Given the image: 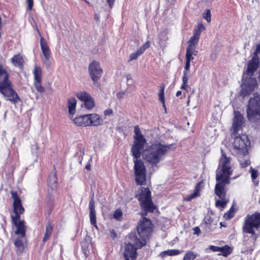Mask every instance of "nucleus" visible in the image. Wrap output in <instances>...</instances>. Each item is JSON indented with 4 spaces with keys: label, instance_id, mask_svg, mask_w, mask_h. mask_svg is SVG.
Returning a JSON list of instances; mask_svg holds the SVG:
<instances>
[{
    "label": "nucleus",
    "instance_id": "052dcab7",
    "mask_svg": "<svg viewBox=\"0 0 260 260\" xmlns=\"http://www.w3.org/2000/svg\"><path fill=\"white\" fill-rule=\"evenodd\" d=\"M94 18H95L96 20H99L98 16L97 15H94Z\"/></svg>",
    "mask_w": 260,
    "mask_h": 260
},
{
    "label": "nucleus",
    "instance_id": "f704fd0d",
    "mask_svg": "<svg viewBox=\"0 0 260 260\" xmlns=\"http://www.w3.org/2000/svg\"><path fill=\"white\" fill-rule=\"evenodd\" d=\"M122 211L120 209H116L113 213V218L117 220L120 221L122 219Z\"/></svg>",
    "mask_w": 260,
    "mask_h": 260
},
{
    "label": "nucleus",
    "instance_id": "2eb2a0df",
    "mask_svg": "<svg viewBox=\"0 0 260 260\" xmlns=\"http://www.w3.org/2000/svg\"><path fill=\"white\" fill-rule=\"evenodd\" d=\"M32 74L34 78V86L38 92H43L44 91V88L41 84L42 77V70L41 68L36 64L34 66Z\"/></svg>",
    "mask_w": 260,
    "mask_h": 260
},
{
    "label": "nucleus",
    "instance_id": "39448f33",
    "mask_svg": "<svg viewBox=\"0 0 260 260\" xmlns=\"http://www.w3.org/2000/svg\"><path fill=\"white\" fill-rule=\"evenodd\" d=\"M11 194L13 199V212L15 214V215L11 216V219L12 223L16 228L15 233L16 235H20L21 237H24L25 235L26 227L24 221L20 220V215L23 213L24 209L22 205L21 201L17 193L12 192Z\"/></svg>",
    "mask_w": 260,
    "mask_h": 260
},
{
    "label": "nucleus",
    "instance_id": "2f4dec72",
    "mask_svg": "<svg viewBox=\"0 0 260 260\" xmlns=\"http://www.w3.org/2000/svg\"><path fill=\"white\" fill-rule=\"evenodd\" d=\"M15 246L18 248L17 252L19 253L22 252L23 250L24 246L23 242L19 239H17L14 242Z\"/></svg>",
    "mask_w": 260,
    "mask_h": 260
},
{
    "label": "nucleus",
    "instance_id": "473e14b6",
    "mask_svg": "<svg viewBox=\"0 0 260 260\" xmlns=\"http://www.w3.org/2000/svg\"><path fill=\"white\" fill-rule=\"evenodd\" d=\"M81 244L83 251H84L85 254H87V252H88V249L89 246L90 245V240L85 239V240L82 241Z\"/></svg>",
    "mask_w": 260,
    "mask_h": 260
},
{
    "label": "nucleus",
    "instance_id": "1a4fd4ad",
    "mask_svg": "<svg viewBox=\"0 0 260 260\" xmlns=\"http://www.w3.org/2000/svg\"><path fill=\"white\" fill-rule=\"evenodd\" d=\"M238 133L232 136L234 138L233 146L235 152L238 155L245 156L248 154L247 147L250 144V142L246 135L242 134L237 136Z\"/></svg>",
    "mask_w": 260,
    "mask_h": 260
},
{
    "label": "nucleus",
    "instance_id": "c756f323",
    "mask_svg": "<svg viewBox=\"0 0 260 260\" xmlns=\"http://www.w3.org/2000/svg\"><path fill=\"white\" fill-rule=\"evenodd\" d=\"M193 54H189L186 53L185 54V59H186V63L184 67L185 71L184 72H187V73H189V69H190V63L191 60L193 59Z\"/></svg>",
    "mask_w": 260,
    "mask_h": 260
},
{
    "label": "nucleus",
    "instance_id": "0eeeda50",
    "mask_svg": "<svg viewBox=\"0 0 260 260\" xmlns=\"http://www.w3.org/2000/svg\"><path fill=\"white\" fill-rule=\"evenodd\" d=\"M134 156V173L135 177V181L138 185H142L145 184L146 179V169L143 161L139 159L141 156V151L140 155L138 157Z\"/></svg>",
    "mask_w": 260,
    "mask_h": 260
},
{
    "label": "nucleus",
    "instance_id": "5701e85b",
    "mask_svg": "<svg viewBox=\"0 0 260 260\" xmlns=\"http://www.w3.org/2000/svg\"><path fill=\"white\" fill-rule=\"evenodd\" d=\"M11 62L14 66L21 68L23 67L24 60L21 55L17 54L11 58Z\"/></svg>",
    "mask_w": 260,
    "mask_h": 260
},
{
    "label": "nucleus",
    "instance_id": "a878e982",
    "mask_svg": "<svg viewBox=\"0 0 260 260\" xmlns=\"http://www.w3.org/2000/svg\"><path fill=\"white\" fill-rule=\"evenodd\" d=\"M183 252L182 250H179L177 249H170L166 251H164L161 252L160 253V256L161 257H164L166 255H169V256H174V255H177L179 254L180 253H181Z\"/></svg>",
    "mask_w": 260,
    "mask_h": 260
},
{
    "label": "nucleus",
    "instance_id": "e433bc0d",
    "mask_svg": "<svg viewBox=\"0 0 260 260\" xmlns=\"http://www.w3.org/2000/svg\"><path fill=\"white\" fill-rule=\"evenodd\" d=\"M196 257V255L192 251H188L185 254L183 260H193Z\"/></svg>",
    "mask_w": 260,
    "mask_h": 260
},
{
    "label": "nucleus",
    "instance_id": "5fc2aeb1",
    "mask_svg": "<svg viewBox=\"0 0 260 260\" xmlns=\"http://www.w3.org/2000/svg\"><path fill=\"white\" fill-rule=\"evenodd\" d=\"M109 6L111 8L115 0H106Z\"/></svg>",
    "mask_w": 260,
    "mask_h": 260
},
{
    "label": "nucleus",
    "instance_id": "423d86ee",
    "mask_svg": "<svg viewBox=\"0 0 260 260\" xmlns=\"http://www.w3.org/2000/svg\"><path fill=\"white\" fill-rule=\"evenodd\" d=\"M247 117L249 120L256 122L260 119V96L254 94L249 100L247 108Z\"/></svg>",
    "mask_w": 260,
    "mask_h": 260
},
{
    "label": "nucleus",
    "instance_id": "7ed1b4c3",
    "mask_svg": "<svg viewBox=\"0 0 260 260\" xmlns=\"http://www.w3.org/2000/svg\"><path fill=\"white\" fill-rule=\"evenodd\" d=\"M175 149L174 144H166L162 141L155 140L142 150L144 160L152 167H157L166 158L168 153Z\"/></svg>",
    "mask_w": 260,
    "mask_h": 260
},
{
    "label": "nucleus",
    "instance_id": "6e6552de",
    "mask_svg": "<svg viewBox=\"0 0 260 260\" xmlns=\"http://www.w3.org/2000/svg\"><path fill=\"white\" fill-rule=\"evenodd\" d=\"M260 226V213H255L251 215H247L243 228L244 233L252 234V238L255 241L257 236L254 234V230Z\"/></svg>",
    "mask_w": 260,
    "mask_h": 260
},
{
    "label": "nucleus",
    "instance_id": "49530a36",
    "mask_svg": "<svg viewBox=\"0 0 260 260\" xmlns=\"http://www.w3.org/2000/svg\"><path fill=\"white\" fill-rule=\"evenodd\" d=\"M221 247H218V246H213V245H210L209 246V249L213 251H215V252H220V250H221Z\"/></svg>",
    "mask_w": 260,
    "mask_h": 260
},
{
    "label": "nucleus",
    "instance_id": "6ab92c4d",
    "mask_svg": "<svg viewBox=\"0 0 260 260\" xmlns=\"http://www.w3.org/2000/svg\"><path fill=\"white\" fill-rule=\"evenodd\" d=\"M74 123L79 126H89L88 114L76 117L73 119Z\"/></svg>",
    "mask_w": 260,
    "mask_h": 260
},
{
    "label": "nucleus",
    "instance_id": "79ce46f5",
    "mask_svg": "<svg viewBox=\"0 0 260 260\" xmlns=\"http://www.w3.org/2000/svg\"><path fill=\"white\" fill-rule=\"evenodd\" d=\"M234 216V212L233 210V208H231V209L226 213H225L223 216L225 219H229L231 218Z\"/></svg>",
    "mask_w": 260,
    "mask_h": 260
},
{
    "label": "nucleus",
    "instance_id": "f03ea898",
    "mask_svg": "<svg viewBox=\"0 0 260 260\" xmlns=\"http://www.w3.org/2000/svg\"><path fill=\"white\" fill-rule=\"evenodd\" d=\"M232 172L230 158L222 154L216 174L217 183L215 187V193L220 199L216 201L215 205L217 207L224 208L229 202L226 198L225 186L230 184V176Z\"/></svg>",
    "mask_w": 260,
    "mask_h": 260
},
{
    "label": "nucleus",
    "instance_id": "f8f14e48",
    "mask_svg": "<svg viewBox=\"0 0 260 260\" xmlns=\"http://www.w3.org/2000/svg\"><path fill=\"white\" fill-rule=\"evenodd\" d=\"M88 73L94 83L97 82L102 77L103 71L99 62L93 60L88 66Z\"/></svg>",
    "mask_w": 260,
    "mask_h": 260
},
{
    "label": "nucleus",
    "instance_id": "72a5a7b5",
    "mask_svg": "<svg viewBox=\"0 0 260 260\" xmlns=\"http://www.w3.org/2000/svg\"><path fill=\"white\" fill-rule=\"evenodd\" d=\"M241 156L242 157V156L239 155L240 164L242 167L245 168L250 164V161L247 156H244L245 158L243 159L241 158Z\"/></svg>",
    "mask_w": 260,
    "mask_h": 260
},
{
    "label": "nucleus",
    "instance_id": "37998d69",
    "mask_svg": "<svg viewBox=\"0 0 260 260\" xmlns=\"http://www.w3.org/2000/svg\"><path fill=\"white\" fill-rule=\"evenodd\" d=\"M250 172L251 173L252 179L253 180H255L258 175L257 171L253 169L252 167H251Z\"/></svg>",
    "mask_w": 260,
    "mask_h": 260
},
{
    "label": "nucleus",
    "instance_id": "bb28decb",
    "mask_svg": "<svg viewBox=\"0 0 260 260\" xmlns=\"http://www.w3.org/2000/svg\"><path fill=\"white\" fill-rule=\"evenodd\" d=\"M52 230L53 226L50 223H48L46 225L45 233L44 234V238L43 239V241L44 242H45L50 238L52 233Z\"/></svg>",
    "mask_w": 260,
    "mask_h": 260
},
{
    "label": "nucleus",
    "instance_id": "4d7b16f0",
    "mask_svg": "<svg viewBox=\"0 0 260 260\" xmlns=\"http://www.w3.org/2000/svg\"><path fill=\"white\" fill-rule=\"evenodd\" d=\"M181 94H182V91H180V90H179L176 93V96H179L180 95H181Z\"/></svg>",
    "mask_w": 260,
    "mask_h": 260
},
{
    "label": "nucleus",
    "instance_id": "20e7f679",
    "mask_svg": "<svg viewBox=\"0 0 260 260\" xmlns=\"http://www.w3.org/2000/svg\"><path fill=\"white\" fill-rule=\"evenodd\" d=\"M258 54H255V51L253 53V56L251 60L248 62L246 74L249 76L246 79L245 82L241 85L242 89L240 91V94L243 96L250 93L253 90L257 87V83L255 78L251 77L254 73L257 70L259 66Z\"/></svg>",
    "mask_w": 260,
    "mask_h": 260
},
{
    "label": "nucleus",
    "instance_id": "dca6fc26",
    "mask_svg": "<svg viewBox=\"0 0 260 260\" xmlns=\"http://www.w3.org/2000/svg\"><path fill=\"white\" fill-rule=\"evenodd\" d=\"M199 32H194L192 36L189 39L187 43L188 46L186 48V53L197 55L198 51L197 50V45L200 39Z\"/></svg>",
    "mask_w": 260,
    "mask_h": 260
},
{
    "label": "nucleus",
    "instance_id": "8fccbe9b",
    "mask_svg": "<svg viewBox=\"0 0 260 260\" xmlns=\"http://www.w3.org/2000/svg\"><path fill=\"white\" fill-rule=\"evenodd\" d=\"M126 81H127V84H133V79L131 78V75H127L126 76Z\"/></svg>",
    "mask_w": 260,
    "mask_h": 260
},
{
    "label": "nucleus",
    "instance_id": "c85d7f7f",
    "mask_svg": "<svg viewBox=\"0 0 260 260\" xmlns=\"http://www.w3.org/2000/svg\"><path fill=\"white\" fill-rule=\"evenodd\" d=\"M76 95L81 101L84 102L87 101L91 95L86 91H81L76 93Z\"/></svg>",
    "mask_w": 260,
    "mask_h": 260
},
{
    "label": "nucleus",
    "instance_id": "7c9ffc66",
    "mask_svg": "<svg viewBox=\"0 0 260 260\" xmlns=\"http://www.w3.org/2000/svg\"><path fill=\"white\" fill-rule=\"evenodd\" d=\"M84 103L85 108L88 110H91L95 106L94 100L91 96L85 101Z\"/></svg>",
    "mask_w": 260,
    "mask_h": 260
},
{
    "label": "nucleus",
    "instance_id": "4c0bfd02",
    "mask_svg": "<svg viewBox=\"0 0 260 260\" xmlns=\"http://www.w3.org/2000/svg\"><path fill=\"white\" fill-rule=\"evenodd\" d=\"M220 248V252L222 253V255L224 256H228L231 252L230 248L228 246L222 247Z\"/></svg>",
    "mask_w": 260,
    "mask_h": 260
},
{
    "label": "nucleus",
    "instance_id": "cd10ccee",
    "mask_svg": "<svg viewBox=\"0 0 260 260\" xmlns=\"http://www.w3.org/2000/svg\"><path fill=\"white\" fill-rule=\"evenodd\" d=\"M160 87V89L158 94V99L160 102L162 103V106L164 108L165 111L166 112L167 109L165 105V86L162 85Z\"/></svg>",
    "mask_w": 260,
    "mask_h": 260
},
{
    "label": "nucleus",
    "instance_id": "09e8293b",
    "mask_svg": "<svg viewBox=\"0 0 260 260\" xmlns=\"http://www.w3.org/2000/svg\"><path fill=\"white\" fill-rule=\"evenodd\" d=\"M27 4V9L28 10H32L33 5H34V1L33 0H26Z\"/></svg>",
    "mask_w": 260,
    "mask_h": 260
},
{
    "label": "nucleus",
    "instance_id": "bf43d9fd",
    "mask_svg": "<svg viewBox=\"0 0 260 260\" xmlns=\"http://www.w3.org/2000/svg\"><path fill=\"white\" fill-rule=\"evenodd\" d=\"M167 34V30H165V31H164L163 32H162L161 33V35H162L164 34L166 35Z\"/></svg>",
    "mask_w": 260,
    "mask_h": 260
},
{
    "label": "nucleus",
    "instance_id": "603ef678",
    "mask_svg": "<svg viewBox=\"0 0 260 260\" xmlns=\"http://www.w3.org/2000/svg\"><path fill=\"white\" fill-rule=\"evenodd\" d=\"M255 54H259L260 55V44H258L256 47V49L255 50ZM259 77L260 78V74Z\"/></svg>",
    "mask_w": 260,
    "mask_h": 260
},
{
    "label": "nucleus",
    "instance_id": "680f3d73",
    "mask_svg": "<svg viewBox=\"0 0 260 260\" xmlns=\"http://www.w3.org/2000/svg\"><path fill=\"white\" fill-rule=\"evenodd\" d=\"M86 169H89V168H90V165H87V166H86Z\"/></svg>",
    "mask_w": 260,
    "mask_h": 260
},
{
    "label": "nucleus",
    "instance_id": "f257e3e1",
    "mask_svg": "<svg viewBox=\"0 0 260 260\" xmlns=\"http://www.w3.org/2000/svg\"><path fill=\"white\" fill-rule=\"evenodd\" d=\"M136 197L140 202V206L143 209L141 212V215L143 218L139 222L137 226V232L140 238L142 239L139 240L136 238V246L140 248L145 245L149 235L152 230V225L150 220L146 217L147 212H152L155 209L152 200L151 192L148 188L141 187V192L137 194Z\"/></svg>",
    "mask_w": 260,
    "mask_h": 260
},
{
    "label": "nucleus",
    "instance_id": "58836bf2",
    "mask_svg": "<svg viewBox=\"0 0 260 260\" xmlns=\"http://www.w3.org/2000/svg\"><path fill=\"white\" fill-rule=\"evenodd\" d=\"M104 118L111 117L113 116V111L112 109L108 108L104 111Z\"/></svg>",
    "mask_w": 260,
    "mask_h": 260
},
{
    "label": "nucleus",
    "instance_id": "9d476101",
    "mask_svg": "<svg viewBox=\"0 0 260 260\" xmlns=\"http://www.w3.org/2000/svg\"><path fill=\"white\" fill-rule=\"evenodd\" d=\"M135 135L134 136V142L131 149L133 156L138 157L140 155V151L144 148L146 143V140L141 134L138 126L134 127Z\"/></svg>",
    "mask_w": 260,
    "mask_h": 260
},
{
    "label": "nucleus",
    "instance_id": "864d4df0",
    "mask_svg": "<svg viewBox=\"0 0 260 260\" xmlns=\"http://www.w3.org/2000/svg\"><path fill=\"white\" fill-rule=\"evenodd\" d=\"M110 237L112 239H114L116 237V234L114 232V230H110Z\"/></svg>",
    "mask_w": 260,
    "mask_h": 260
},
{
    "label": "nucleus",
    "instance_id": "ea45409f",
    "mask_svg": "<svg viewBox=\"0 0 260 260\" xmlns=\"http://www.w3.org/2000/svg\"><path fill=\"white\" fill-rule=\"evenodd\" d=\"M203 18L207 20L208 22L211 21V11L210 10H206L203 14Z\"/></svg>",
    "mask_w": 260,
    "mask_h": 260
},
{
    "label": "nucleus",
    "instance_id": "69168bd1",
    "mask_svg": "<svg viewBox=\"0 0 260 260\" xmlns=\"http://www.w3.org/2000/svg\"><path fill=\"white\" fill-rule=\"evenodd\" d=\"M125 260H129V259H125Z\"/></svg>",
    "mask_w": 260,
    "mask_h": 260
},
{
    "label": "nucleus",
    "instance_id": "f3484780",
    "mask_svg": "<svg viewBox=\"0 0 260 260\" xmlns=\"http://www.w3.org/2000/svg\"><path fill=\"white\" fill-rule=\"evenodd\" d=\"M125 250L123 253V255L125 259H129L130 258L134 260L136 258L137 251L136 248H135L133 245L131 243L125 244Z\"/></svg>",
    "mask_w": 260,
    "mask_h": 260
},
{
    "label": "nucleus",
    "instance_id": "6e6d98bb",
    "mask_svg": "<svg viewBox=\"0 0 260 260\" xmlns=\"http://www.w3.org/2000/svg\"><path fill=\"white\" fill-rule=\"evenodd\" d=\"M187 87H188L187 84L182 83V84L181 86V89L186 90V88H187Z\"/></svg>",
    "mask_w": 260,
    "mask_h": 260
},
{
    "label": "nucleus",
    "instance_id": "c9c22d12",
    "mask_svg": "<svg viewBox=\"0 0 260 260\" xmlns=\"http://www.w3.org/2000/svg\"><path fill=\"white\" fill-rule=\"evenodd\" d=\"M142 54V53L140 51V50L138 49L136 52H133L129 55L128 61L129 62L133 60L137 59L138 56Z\"/></svg>",
    "mask_w": 260,
    "mask_h": 260
},
{
    "label": "nucleus",
    "instance_id": "0e129e2a",
    "mask_svg": "<svg viewBox=\"0 0 260 260\" xmlns=\"http://www.w3.org/2000/svg\"><path fill=\"white\" fill-rule=\"evenodd\" d=\"M183 95H184V96H185V92H183Z\"/></svg>",
    "mask_w": 260,
    "mask_h": 260
},
{
    "label": "nucleus",
    "instance_id": "3c124183",
    "mask_svg": "<svg viewBox=\"0 0 260 260\" xmlns=\"http://www.w3.org/2000/svg\"><path fill=\"white\" fill-rule=\"evenodd\" d=\"M193 234L197 235H200V234L201 233V231L199 227H198V226L195 227L193 228Z\"/></svg>",
    "mask_w": 260,
    "mask_h": 260
},
{
    "label": "nucleus",
    "instance_id": "393cba45",
    "mask_svg": "<svg viewBox=\"0 0 260 260\" xmlns=\"http://www.w3.org/2000/svg\"><path fill=\"white\" fill-rule=\"evenodd\" d=\"M201 183H199L196 186L194 192L184 199L185 201H190L192 199L200 196Z\"/></svg>",
    "mask_w": 260,
    "mask_h": 260
},
{
    "label": "nucleus",
    "instance_id": "13d9d810",
    "mask_svg": "<svg viewBox=\"0 0 260 260\" xmlns=\"http://www.w3.org/2000/svg\"><path fill=\"white\" fill-rule=\"evenodd\" d=\"M205 222L207 224L210 223V219H208L207 220H206V219H205Z\"/></svg>",
    "mask_w": 260,
    "mask_h": 260
},
{
    "label": "nucleus",
    "instance_id": "9b49d317",
    "mask_svg": "<svg viewBox=\"0 0 260 260\" xmlns=\"http://www.w3.org/2000/svg\"><path fill=\"white\" fill-rule=\"evenodd\" d=\"M0 92L7 98V100L14 104L20 101L17 93L12 88V84L10 81L0 84Z\"/></svg>",
    "mask_w": 260,
    "mask_h": 260
},
{
    "label": "nucleus",
    "instance_id": "a19ab883",
    "mask_svg": "<svg viewBox=\"0 0 260 260\" xmlns=\"http://www.w3.org/2000/svg\"><path fill=\"white\" fill-rule=\"evenodd\" d=\"M150 42L147 41L138 49L143 54L145 51V50L150 47Z\"/></svg>",
    "mask_w": 260,
    "mask_h": 260
},
{
    "label": "nucleus",
    "instance_id": "a18cd8bd",
    "mask_svg": "<svg viewBox=\"0 0 260 260\" xmlns=\"http://www.w3.org/2000/svg\"><path fill=\"white\" fill-rule=\"evenodd\" d=\"M188 73H187V72H183V76L182 78V82L184 84H187V81L188 79Z\"/></svg>",
    "mask_w": 260,
    "mask_h": 260
},
{
    "label": "nucleus",
    "instance_id": "4468645a",
    "mask_svg": "<svg viewBox=\"0 0 260 260\" xmlns=\"http://www.w3.org/2000/svg\"><path fill=\"white\" fill-rule=\"evenodd\" d=\"M244 124V118L242 114L238 111L234 110V117L233 119L232 126L231 128V135L238 133L241 131Z\"/></svg>",
    "mask_w": 260,
    "mask_h": 260
},
{
    "label": "nucleus",
    "instance_id": "e2e57ef3",
    "mask_svg": "<svg viewBox=\"0 0 260 260\" xmlns=\"http://www.w3.org/2000/svg\"><path fill=\"white\" fill-rule=\"evenodd\" d=\"M34 147H35V149H37V148H37V146H35Z\"/></svg>",
    "mask_w": 260,
    "mask_h": 260
},
{
    "label": "nucleus",
    "instance_id": "de8ad7c7",
    "mask_svg": "<svg viewBox=\"0 0 260 260\" xmlns=\"http://www.w3.org/2000/svg\"><path fill=\"white\" fill-rule=\"evenodd\" d=\"M117 98L119 99H121L123 98H124V96L125 95V96H127V93L125 92H124V91H122V92H118L117 93Z\"/></svg>",
    "mask_w": 260,
    "mask_h": 260
},
{
    "label": "nucleus",
    "instance_id": "412c9836",
    "mask_svg": "<svg viewBox=\"0 0 260 260\" xmlns=\"http://www.w3.org/2000/svg\"><path fill=\"white\" fill-rule=\"evenodd\" d=\"M89 207L90 210L89 216L90 222L92 225L97 228L94 201L93 199H91L90 200L89 203Z\"/></svg>",
    "mask_w": 260,
    "mask_h": 260
},
{
    "label": "nucleus",
    "instance_id": "4be33fe9",
    "mask_svg": "<svg viewBox=\"0 0 260 260\" xmlns=\"http://www.w3.org/2000/svg\"><path fill=\"white\" fill-rule=\"evenodd\" d=\"M9 74L4 67L0 64V84L5 82L10 81L9 80Z\"/></svg>",
    "mask_w": 260,
    "mask_h": 260
},
{
    "label": "nucleus",
    "instance_id": "c03bdc74",
    "mask_svg": "<svg viewBox=\"0 0 260 260\" xmlns=\"http://www.w3.org/2000/svg\"><path fill=\"white\" fill-rule=\"evenodd\" d=\"M205 29V27L202 23H200L198 25V30L195 32H199L200 36L201 35V32L204 31Z\"/></svg>",
    "mask_w": 260,
    "mask_h": 260
},
{
    "label": "nucleus",
    "instance_id": "a211bd4d",
    "mask_svg": "<svg viewBox=\"0 0 260 260\" xmlns=\"http://www.w3.org/2000/svg\"><path fill=\"white\" fill-rule=\"evenodd\" d=\"M89 126H101L104 124V120L102 117L96 113L88 114Z\"/></svg>",
    "mask_w": 260,
    "mask_h": 260
},
{
    "label": "nucleus",
    "instance_id": "ddd939ff",
    "mask_svg": "<svg viewBox=\"0 0 260 260\" xmlns=\"http://www.w3.org/2000/svg\"><path fill=\"white\" fill-rule=\"evenodd\" d=\"M40 46L42 53L41 59L43 64L47 68H49L51 65V51L46 40L41 37Z\"/></svg>",
    "mask_w": 260,
    "mask_h": 260
},
{
    "label": "nucleus",
    "instance_id": "b1692460",
    "mask_svg": "<svg viewBox=\"0 0 260 260\" xmlns=\"http://www.w3.org/2000/svg\"><path fill=\"white\" fill-rule=\"evenodd\" d=\"M48 184L52 189H55L57 187V178L55 173L50 174L48 179Z\"/></svg>",
    "mask_w": 260,
    "mask_h": 260
},
{
    "label": "nucleus",
    "instance_id": "aec40b11",
    "mask_svg": "<svg viewBox=\"0 0 260 260\" xmlns=\"http://www.w3.org/2000/svg\"><path fill=\"white\" fill-rule=\"evenodd\" d=\"M77 100L75 98H70L68 100V108L69 116L73 118L76 111Z\"/></svg>",
    "mask_w": 260,
    "mask_h": 260
}]
</instances>
